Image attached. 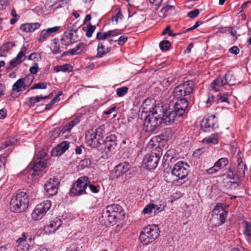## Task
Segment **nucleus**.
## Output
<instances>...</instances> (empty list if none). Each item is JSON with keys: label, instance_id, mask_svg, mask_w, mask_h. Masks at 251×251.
Listing matches in <instances>:
<instances>
[{"label": "nucleus", "instance_id": "0e129e2a", "mask_svg": "<svg viewBox=\"0 0 251 251\" xmlns=\"http://www.w3.org/2000/svg\"><path fill=\"white\" fill-rule=\"evenodd\" d=\"M214 96L212 95H209L207 100L206 101V104H207V106H210L214 102Z\"/></svg>", "mask_w": 251, "mask_h": 251}, {"label": "nucleus", "instance_id": "052dcab7", "mask_svg": "<svg viewBox=\"0 0 251 251\" xmlns=\"http://www.w3.org/2000/svg\"><path fill=\"white\" fill-rule=\"evenodd\" d=\"M89 188L91 192L94 193H97L99 192V189L98 187L96 186H95L93 184H89Z\"/></svg>", "mask_w": 251, "mask_h": 251}, {"label": "nucleus", "instance_id": "7ed1b4c3", "mask_svg": "<svg viewBox=\"0 0 251 251\" xmlns=\"http://www.w3.org/2000/svg\"><path fill=\"white\" fill-rule=\"evenodd\" d=\"M126 213L122 207L118 204H113L106 206L102 211L101 217L105 223L110 225L115 223L117 220H122L125 216Z\"/></svg>", "mask_w": 251, "mask_h": 251}, {"label": "nucleus", "instance_id": "7c9ffc66", "mask_svg": "<svg viewBox=\"0 0 251 251\" xmlns=\"http://www.w3.org/2000/svg\"><path fill=\"white\" fill-rule=\"evenodd\" d=\"M86 45L84 44H80L76 46L74 48L70 50L69 53L71 55L80 54L86 48Z\"/></svg>", "mask_w": 251, "mask_h": 251}, {"label": "nucleus", "instance_id": "f257e3e1", "mask_svg": "<svg viewBox=\"0 0 251 251\" xmlns=\"http://www.w3.org/2000/svg\"><path fill=\"white\" fill-rule=\"evenodd\" d=\"M162 108L155 107L152 112L146 114H141V119L143 120L144 130L147 132L154 131L161 123V116L163 114Z\"/></svg>", "mask_w": 251, "mask_h": 251}, {"label": "nucleus", "instance_id": "e2e57ef3", "mask_svg": "<svg viewBox=\"0 0 251 251\" xmlns=\"http://www.w3.org/2000/svg\"><path fill=\"white\" fill-rule=\"evenodd\" d=\"M202 24L201 21H197L194 25H193L192 27L187 29L185 31V32H188L191 30H192L196 28H197L200 25Z\"/></svg>", "mask_w": 251, "mask_h": 251}, {"label": "nucleus", "instance_id": "69168bd1", "mask_svg": "<svg viewBox=\"0 0 251 251\" xmlns=\"http://www.w3.org/2000/svg\"><path fill=\"white\" fill-rule=\"evenodd\" d=\"M167 33L169 36H173V33H172L170 26H167L166 28L162 32L163 35H165Z\"/></svg>", "mask_w": 251, "mask_h": 251}, {"label": "nucleus", "instance_id": "de8ad7c7", "mask_svg": "<svg viewBox=\"0 0 251 251\" xmlns=\"http://www.w3.org/2000/svg\"><path fill=\"white\" fill-rule=\"evenodd\" d=\"M51 50L54 54L59 53L60 52L59 44L57 42H54L51 48Z\"/></svg>", "mask_w": 251, "mask_h": 251}, {"label": "nucleus", "instance_id": "f8f14e48", "mask_svg": "<svg viewBox=\"0 0 251 251\" xmlns=\"http://www.w3.org/2000/svg\"><path fill=\"white\" fill-rule=\"evenodd\" d=\"M129 169V165L126 162H124L117 165L111 173L112 179L123 178Z\"/></svg>", "mask_w": 251, "mask_h": 251}, {"label": "nucleus", "instance_id": "f03ea898", "mask_svg": "<svg viewBox=\"0 0 251 251\" xmlns=\"http://www.w3.org/2000/svg\"><path fill=\"white\" fill-rule=\"evenodd\" d=\"M153 141L151 140L147 145V148L151 150V153L147 154L144 158L143 162L149 170L156 168L160 156L162 155L161 149L157 145H154Z\"/></svg>", "mask_w": 251, "mask_h": 251}, {"label": "nucleus", "instance_id": "f704fd0d", "mask_svg": "<svg viewBox=\"0 0 251 251\" xmlns=\"http://www.w3.org/2000/svg\"><path fill=\"white\" fill-rule=\"evenodd\" d=\"M245 165L242 163H239L237 167V175L239 179L245 176Z\"/></svg>", "mask_w": 251, "mask_h": 251}, {"label": "nucleus", "instance_id": "aec40b11", "mask_svg": "<svg viewBox=\"0 0 251 251\" xmlns=\"http://www.w3.org/2000/svg\"><path fill=\"white\" fill-rule=\"evenodd\" d=\"M26 51L27 49L25 47H23L21 48L20 51L18 53L17 55L10 62V65L11 68L16 67L25 59Z\"/></svg>", "mask_w": 251, "mask_h": 251}, {"label": "nucleus", "instance_id": "13d9d810", "mask_svg": "<svg viewBox=\"0 0 251 251\" xmlns=\"http://www.w3.org/2000/svg\"><path fill=\"white\" fill-rule=\"evenodd\" d=\"M9 4V0H0V9H3Z\"/></svg>", "mask_w": 251, "mask_h": 251}, {"label": "nucleus", "instance_id": "49530a36", "mask_svg": "<svg viewBox=\"0 0 251 251\" xmlns=\"http://www.w3.org/2000/svg\"><path fill=\"white\" fill-rule=\"evenodd\" d=\"M40 58V55L38 53H32L30 54L28 57V60L33 61H38Z\"/></svg>", "mask_w": 251, "mask_h": 251}, {"label": "nucleus", "instance_id": "680f3d73", "mask_svg": "<svg viewBox=\"0 0 251 251\" xmlns=\"http://www.w3.org/2000/svg\"><path fill=\"white\" fill-rule=\"evenodd\" d=\"M81 165L84 167H89L91 165V161L89 159H85L81 161Z\"/></svg>", "mask_w": 251, "mask_h": 251}, {"label": "nucleus", "instance_id": "338daca9", "mask_svg": "<svg viewBox=\"0 0 251 251\" xmlns=\"http://www.w3.org/2000/svg\"><path fill=\"white\" fill-rule=\"evenodd\" d=\"M149 1L151 4L158 7L160 5L162 0H149Z\"/></svg>", "mask_w": 251, "mask_h": 251}, {"label": "nucleus", "instance_id": "09e8293b", "mask_svg": "<svg viewBox=\"0 0 251 251\" xmlns=\"http://www.w3.org/2000/svg\"><path fill=\"white\" fill-rule=\"evenodd\" d=\"M30 73L32 74H36L39 71V67L38 64L36 63H34L33 65L29 69Z\"/></svg>", "mask_w": 251, "mask_h": 251}, {"label": "nucleus", "instance_id": "20e7f679", "mask_svg": "<svg viewBox=\"0 0 251 251\" xmlns=\"http://www.w3.org/2000/svg\"><path fill=\"white\" fill-rule=\"evenodd\" d=\"M28 202L27 195L24 192H21L11 199L10 210L15 213L23 212L28 207Z\"/></svg>", "mask_w": 251, "mask_h": 251}, {"label": "nucleus", "instance_id": "37998d69", "mask_svg": "<svg viewBox=\"0 0 251 251\" xmlns=\"http://www.w3.org/2000/svg\"><path fill=\"white\" fill-rule=\"evenodd\" d=\"M155 207V205L154 204H148L144 208L143 212L144 214L150 213Z\"/></svg>", "mask_w": 251, "mask_h": 251}, {"label": "nucleus", "instance_id": "c85d7f7f", "mask_svg": "<svg viewBox=\"0 0 251 251\" xmlns=\"http://www.w3.org/2000/svg\"><path fill=\"white\" fill-rule=\"evenodd\" d=\"M50 96V95L47 96H36L29 98L27 101V104L29 106H32L36 103L39 102L41 100L49 99Z\"/></svg>", "mask_w": 251, "mask_h": 251}, {"label": "nucleus", "instance_id": "6e6552de", "mask_svg": "<svg viewBox=\"0 0 251 251\" xmlns=\"http://www.w3.org/2000/svg\"><path fill=\"white\" fill-rule=\"evenodd\" d=\"M102 135V128L99 127L96 129L95 131L92 132L89 131L86 135V139L87 144L93 148H98L100 147Z\"/></svg>", "mask_w": 251, "mask_h": 251}, {"label": "nucleus", "instance_id": "bb28decb", "mask_svg": "<svg viewBox=\"0 0 251 251\" xmlns=\"http://www.w3.org/2000/svg\"><path fill=\"white\" fill-rule=\"evenodd\" d=\"M79 122V120L78 118H76L74 119L72 121L69 122L67 125H66L61 128L60 130L61 132H62L63 134L67 132H70L72 128L77 124H78Z\"/></svg>", "mask_w": 251, "mask_h": 251}, {"label": "nucleus", "instance_id": "a211bd4d", "mask_svg": "<svg viewBox=\"0 0 251 251\" xmlns=\"http://www.w3.org/2000/svg\"><path fill=\"white\" fill-rule=\"evenodd\" d=\"M62 225V221L60 219L55 218L50 221V223L44 227L45 232L48 234L54 233Z\"/></svg>", "mask_w": 251, "mask_h": 251}, {"label": "nucleus", "instance_id": "412c9836", "mask_svg": "<svg viewBox=\"0 0 251 251\" xmlns=\"http://www.w3.org/2000/svg\"><path fill=\"white\" fill-rule=\"evenodd\" d=\"M70 144L67 141H63L52 150V156H59L63 154L69 148Z\"/></svg>", "mask_w": 251, "mask_h": 251}, {"label": "nucleus", "instance_id": "72a5a7b5", "mask_svg": "<svg viewBox=\"0 0 251 251\" xmlns=\"http://www.w3.org/2000/svg\"><path fill=\"white\" fill-rule=\"evenodd\" d=\"M72 69L71 66L68 64L62 66H56L54 67V70L56 72H70L72 71Z\"/></svg>", "mask_w": 251, "mask_h": 251}, {"label": "nucleus", "instance_id": "f3484780", "mask_svg": "<svg viewBox=\"0 0 251 251\" xmlns=\"http://www.w3.org/2000/svg\"><path fill=\"white\" fill-rule=\"evenodd\" d=\"M188 106V102L186 99H180L178 100L174 106V111L177 114L178 117L182 116L185 112Z\"/></svg>", "mask_w": 251, "mask_h": 251}, {"label": "nucleus", "instance_id": "c756f323", "mask_svg": "<svg viewBox=\"0 0 251 251\" xmlns=\"http://www.w3.org/2000/svg\"><path fill=\"white\" fill-rule=\"evenodd\" d=\"M218 138L219 137L217 134H213L204 138L203 142L210 145H215L218 143Z\"/></svg>", "mask_w": 251, "mask_h": 251}, {"label": "nucleus", "instance_id": "6e6d98bb", "mask_svg": "<svg viewBox=\"0 0 251 251\" xmlns=\"http://www.w3.org/2000/svg\"><path fill=\"white\" fill-rule=\"evenodd\" d=\"M127 37L125 36H121L119 37L118 40V43L119 45H122L124 44L127 41Z\"/></svg>", "mask_w": 251, "mask_h": 251}, {"label": "nucleus", "instance_id": "ea45409f", "mask_svg": "<svg viewBox=\"0 0 251 251\" xmlns=\"http://www.w3.org/2000/svg\"><path fill=\"white\" fill-rule=\"evenodd\" d=\"M159 46L161 50H167L170 47V43L168 41L164 40L160 43Z\"/></svg>", "mask_w": 251, "mask_h": 251}, {"label": "nucleus", "instance_id": "79ce46f5", "mask_svg": "<svg viewBox=\"0 0 251 251\" xmlns=\"http://www.w3.org/2000/svg\"><path fill=\"white\" fill-rule=\"evenodd\" d=\"M123 18V16L120 10H119L117 14L113 16L112 17V21L115 22L116 24H118L119 20H122Z\"/></svg>", "mask_w": 251, "mask_h": 251}, {"label": "nucleus", "instance_id": "4d7b16f0", "mask_svg": "<svg viewBox=\"0 0 251 251\" xmlns=\"http://www.w3.org/2000/svg\"><path fill=\"white\" fill-rule=\"evenodd\" d=\"M216 168L217 167L214 165L212 167L207 169L206 172L208 174L210 175L215 174L219 171V169H217Z\"/></svg>", "mask_w": 251, "mask_h": 251}, {"label": "nucleus", "instance_id": "393cba45", "mask_svg": "<svg viewBox=\"0 0 251 251\" xmlns=\"http://www.w3.org/2000/svg\"><path fill=\"white\" fill-rule=\"evenodd\" d=\"M40 24L38 23L31 24H25L22 25L20 29L25 32H32L40 27Z\"/></svg>", "mask_w": 251, "mask_h": 251}, {"label": "nucleus", "instance_id": "4be33fe9", "mask_svg": "<svg viewBox=\"0 0 251 251\" xmlns=\"http://www.w3.org/2000/svg\"><path fill=\"white\" fill-rule=\"evenodd\" d=\"M17 251H28L30 246L27 243L26 233H23L22 237L17 239Z\"/></svg>", "mask_w": 251, "mask_h": 251}, {"label": "nucleus", "instance_id": "5fc2aeb1", "mask_svg": "<svg viewBox=\"0 0 251 251\" xmlns=\"http://www.w3.org/2000/svg\"><path fill=\"white\" fill-rule=\"evenodd\" d=\"M5 159L4 156L0 155V172L4 170Z\"/></svg>", "mask_w": 251, "mask_h": 251}, {"label": "nucleus", "instance_id": "b1692460", "mask_svg": "<svg viewBox=\"0 0 251 251\" xmlns=\"http://www.w3.org/2000/svg\"><path fill=\"white\" fill-rule=\"evenodd\" d=\"M27 79L30 80L32 81L33 77L32 75L28 76L25 77L24 80L23 79H18L13 85V90L16 92H20L25 90V84L24 82Z\"/></svg>", "mask_w": 251, "mask_h": 251}, {"label": "nucleus", "instance_id": "bf43d9fd", "mask_svg": "<svg viewBox=\"0 0 251 251\" xmlns=\"http://www.w3.org/2000/svg\"><path fill=\"white\" fill-rule=\"evenodd\" d=\"M229 52L231 53L237 54L239 53V49L236 46H233L229 49Z\"/></svg>", "mask_w": 251, "mask_h": 251}, {"label": "nucleus", "instance_id": "423d86ee", "mask_svg": "<svg viewBox=\"0 0 251 251\" xmlns=\"http://www.w3.org/2000/svg\"><path fill=\"white\" fill-rule=\"evenodd\" d=\"M227 210L222 203H218L214 207L212 214L211 221L216 226H219L225 222Z\"/></svg>", "mask_w": 251, "mask_h": 251}, {"label": "nucleus", "instance_id": "5701e85b", "mask_svg": "<svg viewBox=\"0 0 251 251\" xmlns=\"http://www.w3.org/2000/svg\"><path fill=\"white\" fill-rule=\"evenodd\" d=\"M215 116L214 115H211L207 118H204L201 123V126L204 129L211 128L214 129L218 127L216 124Z\"/></svg>", "mask_w": 251, "mask_h": 251}, {"label": "nucleus", "instance_id": "3c124183", "mask_svg": "<svg viewBox=\"0 0 251 251\" xmlns=\"http://www.w3.org/2000/svg\"><path fill=\"white\" fill-rule=\"evenodd\" d=\"M199 10L198 9H195L194 10L190 11L188 14V16L191 18H194L196 17L199 14Z\"/></svg>", "mask_w": 251, "mask_h": 251}, {"label": "nucleus", "instance_id": "1a4fd4ad", "mask_svg": "<svg viewBox=\"0 0 251 251\" xmlns=\"http://www.w3.org/2000/svg\"><path fill=\"white\" fill-rule=\"evenodd\" d=\"M90 183L88 177H80L73 184L70 192L74 195L79 196L85 193V190Z\"/></svg>", "mask_w": 251, "mask_h": 251}, {"label": "nucleus", "instance_id": "603ef678", "mask_svg": "<svg viewBox=\"0 0 251 251\" xmlns=\"http://www.w3.org/2000/svg\"><path fill=\"white\" fill-rule=\"evenodd\" d=\"M232 77V74L231 73L228 72L225 75L224 78L225 80H226V83L227 84L231 82Z\"/></svg>", "mask_w": 251, "mask_h": 251}, {"label": "nucleus", "instance_id": "473e14b6", "mask_svg": "<svg viewBox=\"0 0 251 251\" xmlns=\"http://www.w3.org/2000/svg\"><path fill=\"white\" fill-rule=\"evenodd\" d=\"M228 164V159L226 158L223 157L220 158L218 161H217L214 164V166L218 168L219 170H220L226 166Z\"/></svg>", "mask_w": 251, "mask_h": 251}, {"label": "nucleus", "instance_id": "9d476101", "mask_svg": "<svg viewBox=\"0 0 251 251\" xmlns=\"http://www.w3.org/2000/svg\"><path fill=\"white\" fill-rule=\"evenodd\" d=\"M51 207L50 201H46L37 204L31 214V218L34 221L41 220L45 215Z\"/></svg>", "mask_w": 251, "mask_h": 251}, {"label": "nucleus", "instance_id": "2eb2a0df", "mask_svg": "<svg viewBox=\"0 0 251 251\" xmlns=\"http://www.w3.org/2000/svg\"><path fill=\"white\" fill-rule=\"evenodd\" d=\"M162 108V111L163 114L161 116V123L162 122L165 125H170L172 124L175 119L177 114L174 111L173 109H169L164 110L163 107Z\"/></svg>", "mask_w": 251, "mask_h": 251}, {"label": "nucleus", "instance_id": "0eeeda50", "mask_svg": "<svg viewBox=\"0 0 251 251\" xmlns=\"http://www.w3.org/2000/svg\"><path fill=\"white\" fill-rule=\"evenodd\" d=\"M194 82L190 80L185 82L182 84L176 87L173 92L175 98L178 100L182 99L183 97L192 93L194 88Z\"/></svg>", "mask_w": 251, "mask_h": 251}, {"label": "nucleus", "instance_id": "a18cd8bd", "mask_svg": "<svg viewBox=\"0 0 251 251\" xmlns=\"http://www.w3.org/2000/svg\"><path fill=\"white\" fill-rule=\"evenodd\" d=\"M174 7L173 6L171 5H167L164 7H163L161 10V13L163 14V16H167V12L169 10H174Z\"/></svg>", "mask_w": 251, "mask_h": 251}, {"label": "nucleus", "instance_id": "a878e982", "mask_svg": "<svg viewBox=\"0 0 251 251\" xmlns=\"http://www.w3.org/2000/svg\"><path fill=\"white\" fill-rule=\"evenodd\" d=\"M226 80L224 77H217L211 83V87L215 91H219V88L226 84Z\"/></svg>", "mask_w": 251, "mask_h": 251}, {"label": "nucleus", "instance_id": "e433bc0d", "mask_svg": "<svg viewBox=\"0 0 251 251\" xmlns=\"http://www.w3.org/2000/svg\"><path fill=\"white\" fill-rule=\"evenodd\" d=\"M243 225L245 227L244 235L247 237L251 238V223L248 222H243Z\"/></svg>", "mask_w": 251, "mask_h": 251}, {"label": "nucleus", "instance_id": "9b49d317", "mask_svg": "<svg viewBox=\"0 0 251 251\" xmlns=\"http://www.w3.org/2000/svg\"><path fill=\"white\" fill-rule=\"evenodd\" d=\"M188 166L186 163L179 161L176 163L172 170L173 175L177 177V179L183 180L188 174Z\"/></svg>", "mask_w": 251, "mask_h": 251}, {"label": "nucleus", "instance_id": "8fccbe9b", "mask_svg": "<svg viewBox=\"0 0 251 251\" xmlns=\"http://www.w3.org/2000/svg\"><path fill=\"white\" fill-rule=\"evenodd\" d=\"M108 37L106 32H98L97 34V39L99 40H102L106 39Z\"/></svg>", "mask_w": 251, "mask_h": 251}, {"label": "nucleus", "instance_id": "4468645a", "mask_svg": "<svg viewBox=\"0 0 251 251\" xmlns=\"http://www.w3.org/2000/svg\"><path fill=\"white\" fill-rule=\"evenodd\" d=\"M47 163L46 161L42 160L35 164H30L29 167L28 173L33 177L39 176L43 169L47 167Z\"/></svg>", "mask_w": 251, "mask_h": 251}, {"label": "nucleus", "instance_id": "39448f33", "mask_svg": "<svg viewBox=\"0 0 251 251\" xmlns=\"http://www.w3.org/2000/svg\"><path fill=\"white\" fill-rule=\"evenodd\" d=\"M160 233L159 228L156 225H149L145 227L141 232L139 239L144 245H148L156 239Z\"/></svg>", "mask_w": 251, "mask_h": 251}, {"label": "nucleus", "instance_id": "a19ab883", "mask_svg": "<svg viewBox=\"0 0 251 251\" xmlns=\"http://www.w3.org/2000/svg\"><path fill=\"white\" fill-rule=\"evenodd\" d=\"M128 88L127 87H123L118 88L116 92L119 97H122L125 95L127 92Z\"/></svg>", "mask_w": 251, "mask_h": 251}, {"label": "nucleus", "instance_id": "dca6fc26", "mask_svg": "<svg viewBox=\"0 0 251 251\" xmlns=\"http://www.w3.org/2000/svg\"><path fill=\"white\" fill-rule=\"evenodd\" d=\"M117 138L114 135H110L106 137L104 142V150L107 154L114 151L117 145Z\"/></svg>", "mask_w": 251, "mask_h": 251}, {"label": "nucleus", "instance_id": "58836bf2", "mask_svg": "<svg viewBox=\"0 0 251 251\" xmlns=\"http://www.w3.org/2000/svg\"><path fill=\"white\" fill-rule=\"evenodd\" d=\"M50 36L49 33L47 31L46 29L42 30L41 32L40 37L39 38L38 40L39 42H43L46 40Z\"/></svg>", "mask_w": 251, "mask_h": 251}, {"label": "nucleus", "instance_id": "c9c22d12", "mask_svg": "<svg viewBox=\"0 0 251 251\" xmlns=\"http://www.w3.org/2000/svg\"><path fill=\"white\" fill-rule=\"evenodd\" d=\"M72 33H68L63 35L61 39V44L66 46H68L72 43Z\"/></svg>", "mask_w": 251, "mask_h": 251}, {"label": "nucleus", "instance_id": "774afa93", "mask_svg": "<svg viewBox=\"0 0 251 251\" xmlns=\"http://www.w3.org/2000/svg\"><path fill=\"white\" fill-rule=\"evenodd\" d=\"M228 96V95L227 94H225L223 95H220L219 97V100L221 102H227Z\"/></svg>", "mask_w": 251, "mask_h": 251}, {"label": "nucleus", "instance_id": "4c0bfd02", "mask_svg": "<svg viewBox=\"0 0 251 251\" xmlns=\"http://www.w3.org/2000/svg\"><path fill=\"white\" fill-rule=\"evenodd\" d=\"M96 29V26L89 25L87 27H83V30L86 32V35L88 37H91Z\"/></svg>", "mask_w": 251, "mask_h": 251}, {"label": "nucleus", "instance_id": "c03bdc74", "mask_svg": "<svg viewBox=\"0 0 251 251\" xmlns=\"http://www.w3.org/2000/svg\"><path fill=\"white\" fill-rule=\"evenodd\" d=\"M47 88V84L45 82H40L38 83H36L31 88V89H45Z\"/></svg>", "mask_w": 251, "mask_h": 251}, {"label": "nucleus", "instance_id": "ddd939ff", "mask_svg": "<svg viewBox=\"0 0 251 251\" xmlns=\"http://www.w3.org/2000/svg\"><path fill=\"white\" fill-rule=\"evenodd\" d=\"M59 182L56 178H50L44 185L46 195L49 196H54L57 194Z\"/></svg>", "mask_w": 251, "mask_h": 251}, {"label": "nucleus", "instance_id": "2f4dec72", "mask_svg": "<svg viewBox=\"0 0 251 251\" xmlns=\"http://www.w3.org/2000/svg\"><path fill=\"white\" fill-rule=\"evenodd\" d=\"M98 53L96 57L98 58L102 57L104 54L107 53L109 51L108 48H105L104 46L100 43L97 48Z\"/></svg>", "mask_w": 251, "mask_h": 251}, {"label": "nucleus", "instance_id": "864d4df0", "mask_svg": "<svg viewBox=\"0 0 251 251\" xmlns=\"http://www.w3.org/2000/svg\"><path fill=\"white\" fill-rule=\"evenodd\" d=\"M59 28H60L59 26H56L54 27L49 28L48 29H46V30L49 33V34L50 35H51L52 33L57 32L59 30Z\"/></svg>", "mask_w": 251, "mask_h": 251}, {"label": "nucleus", "instance_id": "cd10ccee", "mask_svg": "<svg viewBox=\"0 0 251 251\" xmlns=\"http://www.w3.org/2000/svg\"><path fill=\"white\" fill-rule=\"evenodd\" d=\"M15 46V44L12 42H8L2 46L0 48V56L4 57L6 53Z\"/></svg>", "mask_w": 251, "mask_h": 251}, {"label": "nucleus", "instance_id": "6ab92c4d", "mask_svg": "<svg viewBox=\"0 0 251 251\" xmlns=\"http://www.w3.org/2000/svg\"><path fill=\"white\" fill-rule=\"evenodd\" d=\"M155 104L154 101L150 99H147L144 100L141 107L140 111L141 114L144 113L148 114L150 112H152L155 107H158Z\"/></svg>", "mask_w": 251, "mask_h": 251}]
</instances>
